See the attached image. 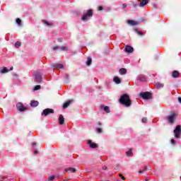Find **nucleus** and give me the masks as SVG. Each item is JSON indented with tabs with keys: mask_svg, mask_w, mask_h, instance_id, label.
I'll list each match as a JSON object with an SVG mask.
<instances>
[{
	"mask_svg": "<svg viewBox=\"0 0 181 181\" xmlns=\"http://www.w3.org/2000/svg\"><path fill=\"white\" fill-rule=\"evenodd\" d=\"M120 104L124 105V107H131L132 105V101L131 100V98H129V95L127 93H124L120 96L119 100Z\"/></svg>",
	"mask_w": 181,
	"mask_h": 181,
	"instance_id": "f257e3e1",
	"label": "nucleus"
},
{
	"mask_svg": "<svg viewBox=\"0 0 181 181\" xmlns=\"http://www.w3.org/2000/svg\"><path fill=\"white\" fill-rule=\"evenodd\" d=\"M91 16H93V10L89 9L88 10L87 13L82 16L81 19L83 21V22H87V21L91 18Z\"/></svg>",
	"mask_w": 181,
	"mask_h": 181,
	"instance_id": "f03ea898",
	"label": "nucleus"
},
{
	"mask_svg": "<svg viewBox=\"0 0 181 181\" xmlns=\"http://www.w3.org/2000/svg\"><path fill=\"white\" fill-rule=\"evenodd\" d=\"M42 76H43V74L40 71H36L34 75V80L36 83H42Z\"/></svg>",
	"mask_w": 181,
	"mask_h": 181,
	"instance_id": "7ed1b4c3",
	"label": "nucleus"
},
{
	"mask_svg": "<svg viewBox=\"0 0 181 181\" xmlns=\"http://www.w3.org/2000/svg\"><path fill=\"white\" fill-rule=\"evenodd\" d=\"M174 135H175V138H176L177 139H179V138H180V135H181L180 125H177L174 129Z\"/></svg>",
	"mask_w": 181,
	"mask_h": 181,
	"instance_id": "20e7f679",
	"label": "nucleus"
},
{
	"mask_svg": "<svg viewBox=\"0 0 181 181\" xmlns=\"http://www.w3.org/2000/svg\"><path fill=\"white\" fill-rule=\"evenodd\" d=\"M49 114H54V110L53 109L47 108L42 111L41 115L47 117Z\"/></svg>",
	"mask_w": 181,
	"mask_h": 181,
	"instance_id": "39448f33",
	"label": "nucleus"
},
{
	"mask_svg": "<svg viewBox=\"0 0 181 181\" xmlns=\"http://www.w3.org/2000/svg\"><path fill=\"white\" fill-rule=\"evenodd\" d=\"M140 97L144 100H149L151 99V93L149 92H141L140 93Z\"/></svg>",
	"mask_w": 181,
	"mask_h": 181,
	"instance_id": "423d86ee",
	"label": "nucleus"
},
{
	"mask_svg": "<svg viewBox=\"0 0 181 181\" xmlns=\"http://www.w3.org/2000/svg\"><path fill=\"white\" fill-rule=\"evenodd\" d=\"M16 108L17 110H18V111H21V112H23V111H26V107L23 106V104H22V103H17Z\"/></svg>",
	"mask_w": 181,
	"mask_h": 181,
	"instance_id": "0eeeda50",
	"label": "nucleus"
},
{
	"mask_svg": "<svg viewBox=\"0 0 181 181\" xmlns=\"http://www.w3.org/2000/svg\"><path fill=\"white\" fill-rule=\"evenodd\" d=\"M139 6L140 8H144V6H146L149 4V0H139Z\"/></svg>",
	"mask_w": 181,
	"mask_h": 181,
	"instance_id": "6e6552de",
	"label": "nucleus"
},
{
	"mask_svg": "<svg viewBox=\"0 0 181 181\" xmlns=\"http://www.w3.org/2000/svg\"><path fill=\"white\" fill-rule=\"evenodd\" d=\"M88 145H89V148L92 149H95V148H98V145L95 143H93L91 140H88L87 141Z\"/></svg>",
	"mask_w": 181,
	"mask_h": 181,
	"instance_id": "1a4fd4ad",
	"label": "nucleus"
},
{
	"mask_svg": "<svg viewBox=\"0 0 181 181\" xmlns=\"http://www.w3.org/2000/svg\"><path fill=\"white\" fill-rule=\"evenodd\" d=\"M53 50L56 51V50H62L63 52H67V47H60V46H55L53 47Z\"/></svg>",
	"mask_w": 181,
	"mask_h": 181,
	"instance_id": "9d476101",
	"label": "nucleus"
},
{
	"mask_svg": "<svg viewBox=\"0 0 181 181\" xmlns=\"http://www.w3.org/2000/svg\"><path fill=\"white\" fill-rule=\"evenodd\" d=\"M167 119L170 124H173L175 121V113H173L171 115L168 116Z\"/></svg>",
	"mask_w": 181,
	"mask_h": 181,
	"instance_id": "9b49d317",
	"label": "nucleus"
},
{
	"mask_svg": "<svg viewBox=\"0 0 181 181\" xmlns=\"http://www.w3.org/2000/svg\"><path fill=\"white\" fill-rule=\"evenodd\" d=\"M137 80L139 81H141V82H145L147 81L146 76H144V75H140L137 77Z\"/></svg>",
	"mask_w": 181,
	"mask_h": 181,
	"instance_id": "f8f14e48",
	"label": "nucleus"
},
{
	"mask_svg": "<svg viewBox=\"0 0 181 181\" xmlns=\"http://www.w3.org/2000/svg\"><path fill=\"white\" fill-rule=\"evenodd\" d=\"M172 77L173 78H177L178 77H180V74L177 71H173V74H172Z\"/></svg>",
	"mask_w": 181,
	"mask_h": 181,
	"instance_id": "ddd939ff",
	"label": "nucleus"
},
{
	"mask_svg": "<svg viewBox=\"0 0 181 181\" xmlns=\"http://www.w3.org/2000/svg\"><path fill=\"white\" fill-rule=\"evenodd\" d=\"M125 51L127 53H132V52H134V48L129 45H127L125 47Z\"/></svg>",
	"mask_w": 181,
	"mask_h": 181,
	"instance_id": "4468645a",
	"label": "nucleus"
},
{
	"mask_svg": "<svg viewBox=\"0 0 181 181\" xmlns=\"http://www.w3.org/2000/svg\"><path fill=\"white\" fill-rule=\"evenodd\" d=\"M52 67H54V69H63L64 66L62 64H52Z\"/></svg>",
	"mask_w": 181,
	"mask_h": 181,
	"instance_id": "2eb2a0df",
	"label": "nucleus"
},
{
	"mask_svg": "<svg viewBox=\"0 0 181 181\" xmlns=\"http://www.w3.org/2000/svg\"><path fill=\"white\" fill-rule=\"evenodd\" d=\"M42 23L46 25V26H48L49 28H52V26L54 25L53 23L47 21L45 20H42Z\"/></svg>",
	"mask_w": 181,
	"mask_h": 181,
	"instance_id": "dca6fc26",
	"label": "nucleus"
},
{
	"mask_svg": "<svg viewBox=\"0 0 181 181\" xmlns=\"http://www.w3.org/2000/svg\"><path fill=\"white\" fill-rule=\"evenodd\" d=\"M127 23H129V25H131L132 26H135L138 25V22L133 20H129L127 21Z\"/></svg>",
	"mask_w": 181,
	"mask_h": 181,
	"instance_id": "f3484780",
	"label": "nucleus"
},
{
	"mask_svg": "<svg viewBox=\"0 0 181 181\" xmlns=\"http://www.w3.org/2000/svg\"><path fill=\"white\" fill-rule=\"evenodd\" d=\"M113 81H115L116 84H121V79L118 76H115L113 78Z\"/></svg>",
	"mask_w": 181,
	"mask_h": 181,
	"instance_id": "a211bd4d",
	"label": "nucleus"
},
{
	"mask_svg": "<svg viewBox=\"0 0 181 181\" xmlns=\"http://www.w3.org/2000/svg\"><path fill=\"white\" fill-rule=\"evenodd\" d=\"M72 101L73 100H68L65 103H64V105H63L64 110H66V108H67L69 107V105H70V104H71Z\"/></svg>",
	"mask_w": 181,
	"mask_h": 181,
	"instance_id": "6ab92c4d",
	"label": "nucleus"
},
{
	"mask_svg": "<svg viewBox=\"0 0 181 181\" xmlns=\"http://www.w3.org/2000/svg\"><path fill=\"white\" fill-rule=\"evenodd\" d=\"M59 125H63V124H64V117L62 115H59Z\"/></svg>",
	"mask_w": 181,
	"mask_h": 181,
	"instance_id": "aec40b11",
	"label": "nucleus"
},
{
	"mask_svg": "<svg viewBox=\"0 0 181 181\" xmlns=\"http://www.w3.org/2000/svg\"><path fill=\"white\" fill-rule=\"evenodd\" d=\"M32 107H37L39 105V102L37 100H32L30 103Z\"/></svg>",
	"mask_w": 181,
	"mask_h": 181,
	"instance_id": "412c9836",
	"label": "nucleus"
},
{
	"mask_svg": "<svg viewBox=\"0 0 181 181\" xmlns=\"http://www.w3.org/2000/svg\"><path fill=\"white\" fill-rule=\"evenodd\" d=\"M65 172H69V173H76V170L73 168H69L65 169Z\"/></svg>",
	"mask_w": 181,
	"mask_h": 181,
	"instance_id": "4be33fe9",
	"label": "nucleus"
},
{
	"mask_svg": "<svg viewBox=\"0 0 181 181\" xmlns=\"http://www.w3.org/2000/svg\"><path fill=\"white\" fill-rule=\"evenodd\" d=\"M119 74L124 75V74H127V69L125 68H122L119 70Z\"/></svg>",
	"mask_w": 181,
	"mask_h": 181,
	"instance_id": "5701e85b",
	"label": "nucleus"
},
{
	"mask_svg": "<svg viewBox=\"0 0 181 181\" xmlns=\"http://www.w3.org/2000/svg\"><path fill=\"white\" fill-rule=\"evenodd\" d=\"M8 71H9V69H6V67H4V68L0 71V73H1V74H5L6 73H8Z\"/></svg>",
	"mask_w": 181,
	"mask_h": 181,
	"instance_id": "b1692460",
	"label": "nucleus"
},
{
	"mask_svg": "<svg viewBox=\"0 0 181 181\" xmlns=\"http://www.w3.org/2000/svg\"><path fill=\"white\" fill-rule=\"evenodd\" d=\"M91 63H93V59H91V57H89L87 59L86 64L88 66H91Z\"/></svg>",
	"mask_w": 181,
	"mask_h": 181,
	"instance_id": "393cba45",
	"label": "nucleus"
},
{
	"mask_svg": "<svg viewBox=\"0 0 181 181\" xmlns=\"http://www.w3.org/2000/svg\"><path fill=\"white\" fill-rule=\"evenodd\" d=\"M146 170H148V166L145 165L144 169L139 171V173H144V172H146Z\"/></svg>",
	"mask_w": 181,
	"mask_h": 181,
	"instance_id": "a878e982",
	"label": "nucleus"
},
{
	"mask_svg": "<svg viewBox=\"0 0 181 181\" xmlns=\"http://www.w3.org/2000/svg\"><path fill=\"white\" fill-rule=\"evenodd\" d=\"M126 155L127 156H132L133 153H132V149H130L129 151L126 152Z\"/></svg>",
	"mask_w": 181,
	"mask_h": 181,
	"instance_id": "bb28decb",
	"label": "nucleus"
},
{
	"mask_svg": "<svg viewBox=\"0 0 181 181\" xmlns=\"http://www.w3.org/2000/svg\"><path fill=\"white\" fill-rule=\"evenodd\" d=\"M136 33H137V35H139V36H144V33H142V31H139L138 30H135Z\"/></svg>",
	"mask_w": 181,
	"mask_h": 181,
	"instance_id": "cd10ccee",
	"label": "nucleus"
},
{
	"mask_svg": "<svg viewBox=\"0 0 181 181\" xmlns=\"http://www.w3.org/2000/svg\"><path fill=\"white\" fill-rule=\"evenodd\" d=\"M103 110H104V111H105V112H107V113H109V112H110V107H108V106H105V107H103Z\"/></svg>",
	"mask_w": 181,
	"mask_h": 181,
	"instance_id": "c85d7f7f",
	"label": "nucleus"
},
{
	"mask_svg": "<svg viewBox=\"0 0 181 181\" xmlns=\"http://www.w3.org/2000/svg\"><path fill=\"white\" fill-rule=\"evenodd\" d=\"M156 88H160L163 87V84L157 83H156Z\"/></svg>",
	"mask_w": 181,
	"mask_h": 181,
	"instance_id": "c756f323",
	"label": "nucleus"
},
{
	"mask_svg": "<svg viewBox=\"0 0 181 181\" xmlns=\"http://www.w3.org/2000/svg\"><path fill=\"white\" fill-rule=\"evenodd\" d=\"M34 91H37V90H40V85H37L33 88Z\"/></svg>",
	"mask_w": 181,
	"mask_h": 181,
	"instance_id": "7c9ffc66",
	"label": "nucleus"
},
{
	"mask_svg": "<svg viewBox=\"0 0 181 181\" xmlns=\"http://www.w3.org/2000/svg\"><path fill=\"white\" fill-rule=\"evenodd\" d=\"M15 47H16V48L21 47V42L17 41V42L15 43Z\"/></svg>",
	"mask_w": 181,
	"mask_h": 181,
	"instance_id": "2f4dec72",
	"label": "nucleus"
},
{
	"mask_svg": "<svg viewBox=\"0 0 181 181\" xmlns=\"http://www.w3.org/2000/svg\"><path fill=\"white\" fill-rule=\"evenodd\" d=\"M55 178H56V176L52 175V176H49V177H48V180H49V181L54 180Z\"/></svg>",
	"mask_w": 181,
	"mask_h": 181,
	"instance_id": "473e14b6",
	"label": "nucleus"
},
{
	"mask_svg": "<svg viewBox=\"0 0 181 181\" xmlns=\"http://www.w3.org/2000/svg\"><path fill=\"white\" fill-rule=\"evenodd\" d=\"M96 132H97V134H101V132H103V129H101V128H98V129H96Z\"/></svg>",
	"mask_w": 181,
	"mask_h": 181,
	"instance_id": "72a5a7b5",
	"label": "nucleus"
},
{
	"mask_svg": "<svg viewBox=\"0 0 181 181\" xmlns=\"http://www.w3.org/2000/svg\"><path fill=\"white\" fill-rule=\"evenodd\" d=\"M22 23V21L20 18H17L16 19V23L17 25H21V23Z\"/></svg>",
	"mask_w": 181,
	"mask_h": 181,
	"instance_id": "f704fd0d",
	"label": "nucleus"
},
{
	"mask_svg": "<svg viewBox=\"0 0 181 181\" xmlns=\"http://www.w3.org/2000/svg\"><path fill=\"white\" fill-rule=\"evenodd\" d=\"M33 152H34V155H37L39 153V151H37V150H36V148H33Z\"/></svg>",
	"mask_w": 181,
	"mask_h": 181,
	"instance_id": "c9c22d12",
	"label": "nucleus"
},
{
	"mask_svg": "<svg viewBox=\"0 0 181 181\" xmlns=\"http://www.w3.org/2000/svg\"><path fill=\"white\" fill-rule=\"evenodd\" d=\"M141 121H142V122L146 123V121H147L146 117H143L142 119H141Z\"/></svg>",
	"mask_w": 181,
	"mask_h": 181,
	"instance_id": "e433bc0d",
	"label": "nucleus"
},
{
	"mask_svg": "<svg viewBox=\"0 0 181 181\" xmlns=\"http://www.w3.org/2000/svg\"><path fill=\"white\" fill-rule=\"evenodd\" d=\"M171 144L175 145L176 144V141H175V139H171Z\"/></svg>",
	"mask_w": 181,
	"mask_h": 181,
	"instance_id": "4c0bfd02",
	"label": "nucleus"
},
{
	"mask_svg": "<svg viewBox=\"0 0 181 181\" xmlns=\"http://www.w3.org/2000/svg\"><path fill=\"white\" fill-rule=\"evenodd\" d=\"M13 77H16V78H18V77H19L18 74H13Z\"/></svg>",
	"mask_w": 181,
	"mask_h": 181,
	"instance_id": "58836bf2",
	"label": "nucleus"
},
{
	"mask_svg": "<svg viewBox=\"0 0 181 181\" xmlns=\"http://www.w3.org/2000/svg\"><path fill=\"white\" fill-rule=\"evenodd\" d=\"M119 177H121L123 180H125V177L122 176V174H119Z\"/></svg>",
	"mask_w": 181,
	"mask_h": 181,
	"instance_id": "ea45409f",
	"label": "nucleus"
},
{
	"mask_svg": "<svg viewBox=\"0 0 181 181\" xmlns=\"http://www.w3.org/2000/svg\"><path fill=\"white\" fill-rule=\"evenodd\" d=\"M58 42H63V38H58Z\"/></svg>",
	"mask_w": 181,
	"mask_h": 181,
	"instance_id": "a19ab883",
	"label": "nucleus"
},
{
	"mask_svg": "<svg viewBox=\"0 0 181 181\" xmlns=\"http://www.w3.org/2000/svg\"><path fill=\"white\" fill-rule=\"evenodd\" d=\"M103 9H104V8H103V6H99V7H98V10H99V11H103Z\"/></svg>",
	"mask_w": 181,
	"mask_h": 181,
	"instance_id": "79ce46f5",
	"label": "nucleus"
},
{
	"mask_svg": "<svg viewBox=\"0 0 181 181\" xmlns=\"http://www.w3.org/2000/svg\"><path fill=\"white\" fill-rule=\"evenodd\" d=\"M65 78H66V80H69V74L65 75Z\"/></svg>",
	"mask_w": 181,
	"mask_h": 181,
	"instance_id": "37998d69",
	"label": "nucleus"
},
{
	"mask_svg": "<svg viewBox=\"0 0 181 181\" xmlns=\"http://www.w3.org/2000/svg\"><path fill=\"white\" fill-rule=\"evenodd\" d=\"M36 145H37L36 142H33V143H32V146H33L35 147V146H36Z\"/></svg>",
	"mask_w": 181,
	"mask_h": 181,
	"instance_id": "c03bdc74",
	"label": "nucleus"
},
{
	"mask_svg": "<svg viewBox=\"0 0 181 181\" xmlns=\"http://www.w3.org/2000/svg\"><path fill=\"white\" fill-rule=\"evenodd\" d=\"M122 6H123L124 8H127V4H122Z\"/></svg>",
	"mask_w": 181,
	"mask_h": 181,
	"instance_id": "a18cd8bd",
	"label": "nucleus"
},
{
	"mask_svg": "<svg viewBox=\"0 0 181 181\" xmlns=\"http://www.w3.org/2000/svg\"><path fill=\"white\" fill-rule=\"evenodd\" d=\"M178 101H179V103H180V104H181V98H178Z\"/></svg>",
	"mask_w": 181,
	"mask_h": 181,
	"instance_id": "49530a36",
	"label": "nucleus"
},
{
	"mask_svg": "<svg viewBox=\"0 0 181 181\" xmlns=\"http://www.w3.org/2000/svg\"><path fill=\"white\" fill-rule=\"evenodd\" d=\"M10 70H11V71L13 70V66H11V67L10 68Z\"/></svg>",
	"mask_w": 181,
	"mask_h": 181,
	"instance_id": "de8ad7c7",
	"label": "nucleus"
},
{
	"mask_svg": "<svg viewBox=\"0 0 181 181\" xmlns=\"http://www.w3.org/2000/svg\"><path fill=\"white\" fill-rule=\"evenodd\" d=\"M104 170H107V166L103 167Z\"/></svg>",
	"mask_w": 181,
	"mask_h": 181,
	"instance_id": "09e8293b",
	"label": "nucleus"
},
{
	"mask_svg": "<svg viewBox=\"0 0 181 181\" xmlns=\"http://www.w3.org/2000/svg\"><path fill=\"white\" fill-rule=\"evenodd\" d=\"M135 6H136V4H134V7L135 8Z\"/></svg>",
	"mask_w": 181,
	"mask_h": 181,
	"instance_id": "8fccbe9b",
	"label": "nucleus"
},
{
	"mask_svg": "<svg viewBox=\"0 0 181 181\" xmlns=\"http://www.w3.org/2000/svg\"><path fill=\"white\" fill-rule=\"evenodd\" d=\"M99 125H101V123H100V122H99Z\"/></svg>",
	"mask_w": 181,
	"mask_h": 181,
	"instance_id": "3c124183",
	"label": "nucleus"
}]
</instances>
